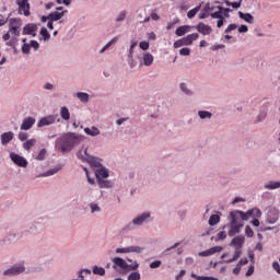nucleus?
Returning <instances> with one entry per match:
<instances>
[{
	"label": "nucleus",
	"mask_w": 280,
	"mask_h": 280,
	"mask_svg": "<svg viewBox=\"0 0 280 280\" xmlns=\"http://www.w3.org/2000/svg\"><path fill=\"white\" fill-rule=\"evenodd\" d=\"M179 89H180L182 93H184V95H187L188 97L194 96V91H191V89H189V85H187V83H185V82L180 83Z\"/></svg>",
	"instance_id": "nucleus-25"
},
{
	"label": "nucleus",
	"mask_w": 280,
	"mask_h": 280,
	"mask_svg": "<svg viewBox=\"0 0 280 280\" xmlns=\"http://www.w3.org/2000/svg\"><path fill=\"white\" fill-rule=\"evenodd\" d=\"M218 10L219 11L211 13L212 19H222L223 18L222 12H223L224 8L219 5Z\"/></svg>",
	"instance_id": "nucleus-41"
},
{
	"label": "nucleus",
	"mask_w": 280,
	"mask_h": 280,
	"mask_svg": "<svg viewBox=\"0 0 280 280\" xmlns=\"http://www.w3.org/2000/svg\"><path fill=\"white\" fill-rule=\"evenodd\" d=\"M178 246H180V243H175L173 246L166 248L164 252H163V255H168L171 253V250H174L176 248H178Z\"/></svg>",
	"instance_id": "nucleus-52"
},
{
	"label": "nucleus",
	"mask_w": 280,
	"mask_h": 280,
	"mask_svg": "<svg viewBox=\"0 0 280 280\" xmlns=\"http://www.w3.org/2000/svg\"><path fill=\"white\" fill-rule=\"evenodd\" d=\"M30 45H31V48L33 47V49H34L35 51H38V49H40V44H38V43H37L36 40H34V39L31 40Z\"/></svg>",
	"instance_id": "nucleus-54"
},
{
	"label": "nucleus",
	"mask_w": 280,
	"mask_h": 280,
	"mask_svg": "<svg viewBox=\"0 0 280 280\" xmlns=\"http://www.w3.org/2000/svg\"><path fill=\"white\" fill-rule=\"evenodd\" d=\"M39 34L40 36H43L44 40H49V38H51V35L49 34V31H47L46 27H42Z\"/></svg>",
	"instance_id": "nucleus-40"
},
{
	"label": "nucleus",
	"mask_w": 280,
	"mask_h": 280,
	"mask_svg": "<svg viewBox=\"0 0 280 280\" xmlns=\"http://www.w3.org/2000/svg\"><path fill=\"white\" fill-rule=\"evenodd\" d=\"M30 49H32L30 44H23L22 54H30Z\"/></svg>",
	"instance_id": "nucleus-60"
},
{
	"label": "nucleus",
	"mask_w": 280,
	"mask_h": 280,
	"mask_svg": "<svg viewBox=\"0 0 280 280\" xmlns=\"http://www.w3.org/2000/svg\"><path fill=\"white\" fill-rule=\"evenodd\" d=\"M36 145V139H30V140H26L24 143H23V148L24 150H32V148H34Z\"/></svg>",
	"instance_id": "nucleus-30"
},
{
	"label": "nucleus",
	"mask_w": 280,
	"mask_h": 280,
	"mask_svg": "<svg viewBox=\"0 0 280 280\" xmlns=\"http://www.w3.org/2000/svg\"><path fill=\"white\" fill-rule=\"evenodd\" d=\"M82 139H84V137L81 135L67 132L63 136L57 138L55 148L56 150H59V152H62V154H67L68 152H71L75 145H80V143H82Z\"/></svg>",
	"instance_id": "nucleus-2"
},
{
	"label": "nucleus",
	"mask_w": 280,
	"mask_h": 280,
	"mask_svg": "<svg viewBox=\"0 0 280 280\" xmlns=\"http://www.w3.org/2000/svg\"><path fill=\"white\" fill-rule=\"evenodd\" d=\"M246 32H248V26L245 25V24H242V25L238 27V33H240V34H246Z\"/></svg>",
	"instance_id": "nucleus-61"
},
{
	"label": "nucleus",
	"mask_w": 280,
	"mask_h": 280,
	"mask_svg": "<svg viewBox=\"0 0 280 280\" xmlns=\"http://www.w3.org/2000/svg\"><path fill=\"white\" fill-rule=\"evenodd\" d=\"M128 280H141V273H139V271L131 272L128 276Z\"/></svg>",
	"instance_id": "nucleus-44"
},
{
	"label": "nucleus",
	"mask_w": 280,
	"mask_h": 280,
	"mask_svg": "<svg viewBox=\"0 0 280 280\" xmlns=\"http://www.w3.org/2000/svg\"><path fill=\"white\" fill-rule=\"evenodd\" d=\"M280 188V182H273L270 180L268 184H265V189H279Z\"/></svg>",
	"instance_id": "nucleus-34"
},
{
	"label": "nucleus",
	"mask_w": 280,
	"mask_h": 280,
	"mask_svg": "<svg viewBox=\"0 0 280 280\" xmlns=\"http://www.w3.org/2000/svg\"><path fill=\"white\" fill-rule=\"evenodd\" d=\"M225 237H226V232L222 231V232L218 233L217 238L212 236L211 240L212 241L214 240L215 242H220V241L224 240Z\"/></svg>",
	"instance_id": "nucleus-45"
},
{
	"label": "nucleus",
	"mask_w": 280,
	"mask_h": 280,
	"mask_svg": "<svg viewBox=\"0 0 280 280\" xmlns=\"http://www.w3.org/2000/svg\"><path fill=\"white\" fill-rule=\"evenodd\" d=\"M272 268H273V270H276V272H278V275H280V265H279V261H273V262H272Z\"/></svg>",
	"instance_id": "nucleus-62"
},
{
	"label": "nucleus",
	"mask_w": 280,
	"mask_h": 280,
	"mask_svg": "<svg viewBox=\"0 0 280 280\" xmlns=\"http://www.w3.org/2000/svg\"><path fill=\"white\" fill-rule=\"evenodd\" d=\"M245 235H246V237H253L255 235V232L253 231L250 225L245 226Z\"/></svg>",
	"instance_id": "nucleus-47"
},
{
	"label": "nucleus",
	"mask_w": 280,
	"mask_h": 280,
	"mask_svg": "<svg viewBox=\"0 0 280 280\" xmlns=\"http://www.w3.org/2000/svg\"><path fill=\"white\" fill-rule=\"evenodd\" d=\"M10 159L14 163V165H18V167H27L28 165L27 160L24 156L14 152L10 153Z\"/></svg>",
	"instance_id": "nucleus-7"
},
{
	"label": "nucleus",
	"mask_w": 280,
	"mask_h": 280,
	"mask_svg": "<svg viewBox=\"0 0 280 280\" xmlns=\"http://www.w3.org/2000/svg\"><path fill=\"white\" fill-rule=\"evenodd\" d=\"M91 213H100L102 211V208L95 202L90 203Z\"/></svg>",
	"instance_id": "nucleus-43"
},
{
	"label": "nucleus",
	"mask_w": 280,
	"mask_h": 280,
	"mask_svg": "<svg viewBox=\"0 0 280 280\" xmlns=\"http://www.w3.org/2000/svg\"><path fill=\"white\" fill-rule=\"evenodd\" d=\"M119 40V37L116 36L114 37L112 40H109L101 50L100 54H104V51H106V49H108V47H110L112 45H115V43H117Z\"/></svg>",
	"instance_id": "nucleus-37"
},
{
	"label": "nucleus",
	"mask_w": 280,
	"mask_h": 280,
	"mask_svg": "<svg viewBox=\"0 0 280 280\" xmlns=\"http://www.w3.org/2000/svg\"><path fill=\"white\" fill-rule=\"evenodd\" d=\"M236 213L241 217V220L243 222L248 221L249 218H261V210L259 208H253L248 210L247 212L241 211V210H235Z\"/></svg>",
	"instance_id": "nucleus-5"
},
{
	"label": "nucleus",
	"mask_w": 280,
	"mask_h": 280,
	"mask_svg": "<svg viewBox=\"0 0 280 280\" xmlns=\"http://www.w3.org/2000/svg\"><path fill=\"white\" fill-rule=\"evenodd\" d=\"M10 240H19V234L16 233L10 234L7 238H3L1 243L5 244V242H10Z\"/></svg>",
	"instance_id": "nucleus-49"
},
{
	"label": "nucleus",
	"mask_w": 280,
	"mask_h": 280,
	"mask_svg": "<svg viewBox=\"0 0 280 280\" xmlns=\"http://www.w3.org/2000/svg\"><path fill=\"white\" fill-rule=\"evenodd\" d=\"M36 32H38V25H36L35 23H28L23 27L24 36L36 37Z\"/></svg>",
	"instance_id": "nucleus-10"
},
{
	"label": "nucleus",
	"mask_w": 280,
	"mask_h": 280,
	"mask_svg": "<svg viewBox=\"0 0 280 280\" xmlns=\"http://www.w3.org/2000/svg\"><path fill=\"white\" fill-rule=\"evenodd\" d=\"M67 10L65 11H54L51 13H49V21L56 22V21H60V19H62V16H65L67 14Z\"/></svg>",
	"instance_id": "nucleus-21"
},
{
	"label": "nucleus",
	"mask_w": 280,
	"mask_h": 280,
	"mask_svg": "<svg viewBox=\"0 0 280 280\" xmlns=\"http://www.w3.org/2000/svg\"><path fill=\"white\" fill-rule=\"evenodd\" d=\"M77 97H78V100H80V102H82L83 104H89V94H88V93L78 92V93H77Z\"/></svg>",
	"instance_id": "nucleus-32"
},
{
	"label": "nucleus",
	"mask_w": 280,
	"mask_h": 280,
	"mask_svg": "<svg viewBox=\"0 0 280 280\" xmlns=\"http://www.w3.org/2000/svg\"><path fill=\"white\" fill-rule=\"evenodd\" d=\"M225 5L233 8L234 10H237L238 8H242V1L238 2H231L229 0H224Z\"/></svg>",
	"instance_id": "nucleus-39"
},
{
	"label": "nucleus",
	"mask_w": 280,
	"mask_h": 280,
	"mask_svg": "<svg viewBox=\"0 0 280 280\" xmlns=\"http://www.w3.org/2000/svg\"><path fill=\"white\" fill-rule=\"evenodd\" d=\"M77 159L82 161V163H89L91 167H97L94 171L96 180L108 178V170L102 165L97 158L89 154V148L82 147V149L77 152Z\"/></svg>",
	"instance_id": "nucleus-1"
},
{
	"label": "nucleus",
	"mask_w": 280,
	"mask_h": 280,
	"mask_svg": "<svg viewBox=\"0 0 280 280\" xmlns=\"http://www.w3.org/2000/svg\"><path fill=\"white\" fill-rule=\"evenodd\" d=\"M135 226H137V225L135 224V221H131L129 224H127V225L122 229V231H132V230L135 229Z\"/></svg>",
	"instance_id": "nucleus-58"
},
{
	"label": "nucleus",
	"mask_w": 280,
	"mask_h": 280,
	"mask_svg": "<svg viewBox=\"0 0 280 280\" xmlns=\"http://www.w3.org/2000/svg\"><path fill=\"white\" fill-rule=\"evenodd\" d=\"M248 264V258H242L238 262L237 266L242 268V266H246Z\"/></svg>",
	"instance_id": "nucleus-64"
},
{
	"label": "nucleus",
	"mask_w": 280,
	"mask_h": 280,
	"mask_svg": "<svg viewBox=\"0 0 280 280\" xmlns=\"http://www.w3.org/2000/svg\"><path fill=\"white\" fill-rule=\"evenodd\" d=\"M36 124V118L34 117H26L23 119L21 125V130H32V127Z\"/></svg>",
	"instance_id": "nucleus-16"
},
{
	"label": "nucleus",
	"mask_w": 280,
	"mask_h": 280,
	"mask_svg": "<svg viewBox=\"0 0 280 280\" xmlns=\"http://www.w3.org/2000/svg\"><path fill=\"white\" fill-rule=\"evenodd\" d=\"M0 139H1L2 145H8V143H10V141H12V139H14V132H12V131L3 132L0 136Z\"/></svg>",
	"instance_id": "nucleus-20"
},
{
	"label": "nucleus",
	"mask_w": 280,
	"mask_h": 280,
	"mask_svg": "<svg viewBox=\"0 0 280 280\" xmlns=\"http://www.w3.org/2000/svg\"><path fill=\"white\" fill-rule=\"evenodd\" d=\"M245 242L246 238L243 235H238L231 241L230 246H234L235 249L242 250V248H244Z\"/></svg>",
	"instance_id": "nucleus-12"
},
{
	"label": "nucleus",
	"mask_w": 280,
	"mask_h": 280,
	"mask_svg": "<svg viewBox=\"0 0 280 280\" xmlns=\"http://www.w3.org/2000/svg\"><path fill=\"white\" fill-rule=\"evenodd\" d=\"M16 4L19 5L20 14H24V16H30V2L28 0H18Z\"/></svg>",
	"instance_id": "nucleus-9"
},
{
	"label": "nucleus",
	"mask_w": 280,
	"mask_h": 280,
	"mask_svg": "<svg viewBox=\"0 0 280 280\" xmlns=\"http://www.w3.org/2000/svg\"><path fill=\"white\" fill-rule=\"evenodd\" d=\"M25 272V267L22 265H14L13 267L3 271L4 277H16V275H21Z\"/></svg>",
	"instance_id": "nucleus-8"
},
{
	"label": "nucleus",
	"mask_w": 280,
	"mask_h": 280,
	"mask_svg": "<svg viewBox=\"0 0 280 280\" xmlns=\"http://www.w3.org/2000/svg\"><path fill=\"white\" fill-rule=\"evenodd\" d=\"M112 261L114 264V270H117V268H121V270H137L139 268V262L135 261L133 264L128 265L121 257H115Z\"/></svg>",
	"instance_id": "nucleus-4"
},
{
	"label": "nucleus",
	"mask_w": 280,
	"mask_h": 280,
	"mask_svg": "<svg viewBox=\"0 0 280 280\" xmlns=\"http://www.w3.org/2000/svg\"><path fill=\"white\" fill-rule=\"evenodd\" d=\"M278 220H279V211L277 209L269 210L267 214L268 224H276Z\"/></svg>",
	"instance_id": "nucleus-18"
},
{
	"label": "nucleus",
	"mask_w": 280,
	"mask_h": 280,
	"mask_svg": "<svg viewBox=\"0 0 280 280\" xmlns=\"http://www.w3.org/2000/svg\"><path fill=\"white\" fill-rule=\"evenodd\" d=\"M198 38H200V35L198 33H192L186 37H183L182 42L184 43V46H189L194 44V40H198Z\"/></svg>",
	"instance_id": "nucleus-19"
},
{
	"label": "nucleus",
	"mask_w": 280,
	"mask_h": 280,
	"mask_svg": "<svg viewBox=\"0 0 280 280\" xmlns=\"http://www.w3.org/2000/svg\"><path fill=\"white\" fill-rule=\"evenodd\" d=\"M185 44L183 43V39H177L175 43H174V47L175 49H178V47H184Z\"/></svg>",
	"instance_id": "nucleus-63"
},
{
	"label": "nucleus",
	"mask_w": 280,
	"mask_h": 280,
	"mask_svg": "<svg viewBox=\"0 0 280 280\" xmlns=\"http://www.w3.org/2000/svg\"><path fill=\"white\" fill-rule=\"evenodd\" d=\"M139 47L140 49H142V51H148V49H150V43L145 40L140 42Z\"/></svg>",
	"instance_id": "nucleus-51"
},
{
	"label": "nucleus",
	"mask_w": 280,
	"mask_h": 280,
	"mask_svg": "<svg viewBox=\"0 0 280 280\" xmlns=\"http://www.w3.org/2000/svg\"><path fill=\"white\" fill-rule=\"evenodd\" d=\"M266 117H268V114H266V112L259 113L256 118V122L261 124V121H264L266 119Z\"/></svg>",
	"instance_id": "nucleus-46"
},
{
	"label": "nucleus",
	"mask_w": 280,
	"mask_h": 280,
	"mask_svg": "<svg viewBox=\"0 0 280 280\" xmlns=\"http://www.w3.org/2000/svg\"><path fill=\"white\" fill-rule=\"evenodd\" d=\"M255 275V266H249L248 270L245 273V277H253Z\"/></svg>",
	"instance_id": "nucleus-56"
},
{
	"label": "nucleus",
	"mask_w": 280,
	"mask_h": 280,
	"mask_svg": "<svg viewBox=\"0 0 280 280\" xmlns=\"http://www.w3.org/2000/svg\"><path fill=\"white\" fill-rule=\"evenodd\" d=\"M238 16H240V19H242L246 23H249L250 25H253V23H255V18L250 13H244V12L240 11Z\"/></svg>",
	"instance_id": "nucleus-22"
},
{
	"label": "nucleus",
	"mask_w": 280,
	"mask_h": 280,
	"mask_svg": "<svg viewBox=\"0 0 280 280\" xmlns=\"http://www.w3.org/2000/svg\"><path fill=\"white\" fill-rule=\"evenodd\" d=\"M92 272L93 275H98L100 277H104V275H106V269H104L103 267L94 266L92 268Z\"/></svg>",
	"instance_id": "nucleus-33"
},
{
	"label": "nucleus",
	"mask_w": 280,
	"mask_h": 280,
	"mask_svg": "<svg viewBox=\"0 0 280 280\" xmlns=\"http://www.w3.org/2000/svg\"><path fill=\"white\" fill-rule=\"evenodd\" d=\"M51 124H56V116H47L42 118L38 124L37 127L38 128H45V126H51Z\"/></svg>",
	"instance_id": "nucleus-15"
},
{
	"label": "nucleus",
	"mask_w": 280,
	"mask_h": 280,
	"mask_svg": "<svg viewBox=\"0 0 280 280\" xmlns=\"http://www.w3.org/2000/svg\"><path fill=\"white\" fill-rule=\"evenodd\" d=\"M198 12H200V7H196V8L191 9V10H189L187 12L188 19H194V16H196V14H198Z\"/></svg>",
	"instance_id": "nucleus-42"
},
{
	"label": "nucleus",
	"mask_w": 280,
	"mask_h": 280,
	"mask_svg": "<svg viewBox=\"0 0 280 280\" xmlns=\"http://www.w3.org/2000/svg\"><path fill=\"white\" fill-rule=\"evenodd\" d=\"M233 30H237V24H230L226 28H225V34H231V32H233Z\"/></svg>",
	"instance_id": "nucleus-55"
},
{
	"label": "nucleus",
	"mask_w": 280,
	"mask_h": 280,
	"mask_svg": "<svg viewBox=\"0 0 280 280\" xmlns=\"http://www.w3.org/2000/svg\"><path fill=\"white\" fill-rule=\"evenodd\" d=\"M150 218V212H143L142 214L136 217L135 219H132L133 224L136 226H143V223L149 220Z\"/></svg>",
	"instance_id": "nucleus-17"
},
{
	"label": "nucleus",
	"mask_w": 280,
	"mask_h": 280,
	"mask_svg": "<svg viewBox=\"0 0 280 280\" xmlns=\"http://www.w3.org/2000/svg\"><path fill=\"white\" fill-rule=\"evenodd\" d=\"M115 253H117V255L119 254H128V253H136L137 255H141V253H143V247L139 246V245H131V246H127V247H118L116 248Z\"/></svg>",
	"instance_id": "nucleus-6"
},
{
	"label": "nucleus",
	"mask_w": 280,
	"mask_h": 280,
	"mask_svg": "<svg viewBox=\"0 0 280 280\" xmlns=\"http://www.w3.org/2000/svg\"><path fill=\"white\" fill-rule=\"evenodd\" d=\"M161 260H155L153 262L150 264V268L151 269H156V268H161Z\"/></svg>",
	"instance_id": "nucleus-59"
},
{
	"label": "nucleus",
	"mask_w": 280,
	"mask_h": 280,
	"mask_svg": "<svg viewBox=\"0 0 280 280\" xmlns=\"http://www.w3.org/2000/svg\"><path fill=\"white\" fill-rule=\"evenodd\" d=\"M97 184H98V187H101V189H110V187H113V182L106 178L97 179Z\"/></svg>",
	"instance_id": "nucleus-26"
},
{
	"label": "nucleus",
	"mask_w": 280,
	"mask_h": 280,
	"mask_svg": "<svg viewBox=\"0 0 280 280\" xmlns=\"http://www.w3.org/2000/svg\"><path fill=\"white\" fill-rule=\"evenodd\" d=\"M190 277L196 280H220L215 277H209V276H198L196 273H191Z\"/></svg>",
	"instance_id": "nucleus-35"
},
{
	"label": "nucleus",
	"mask_w": 280,
	"mask_h": 280,
	"mask_svg": "<svg viewBox=\"0 0 280 280\" xmlns=\"http://www.w3.org/2000/svg\"><path fill=\"white\" fill-rule=\"evenodd\" d=\"M60 117L61 119H63L65 121H69L71 119V113L69 112V107L67 106H62L60 108Z\"/></svg>",
	"instance_id": "nucleus-23"
},
{
	"label": "nucleus",
	"mask_w": 280,
	"mask_h": 280,
	"mask_svg": "<svg viewBox=\"0 0 280 280\" xmlns=\"http://www.w3.org/2000/svg\"><path fill=\"white\" fill-rule=\"evenodd\" d=\"M197 32H199V34H202L203 36H209V34H211V32H213V28H211V26L200 22L197 26H196Z\"/></svg>",
	"instance_id": "nucleus-14"
},
{
	"label": "nucleus",
	"mask_w": 280,
	"mask_h": 280,
	"mask_svg": "<svg viewBox=\"0 0 280 280\" xmlns=\"http://www.w3.org/2000/svg\"><path fill=\"white\" fill-rule=\"evenodd\" d=\"M28 138H30V135L27 132L21 131L19 133L20 141H27Z\"/></svg>",
	"instance_id": "nucleus-53"
},
{
	"label": "nucleus",
	"mask_w": 280,
	"mask_h": 280,
	"mask_svg": "<svg viewBox=\"0 0 280 280\" xmlns=\"http://www.w3.org/2000/svg\"><path fill=\"white\" fill-rule=\"evenodd\" d=\"M189 30H190L189 25L179 26L176 28L175 34L176 36H185V34H187Z\"/></svg>",
	"instance_id": "nucleus-29"
},
{
	"label": "nucleus",
	"mask_w": 280,
	"mask_h": 280,
	"mask_svg": "<svg viewBox=\"0 0 280 280\" xmlns=\"http://www.w3.org/2000/svg\"><path fill=\"white\" fill-rule=\"evenodd\" d=\"M14 25H21V19H11L9 28V33L12 34L13 36H21V31H19V26Z\"/></svg>",
	"instance_id": "nucleus-11"
},
{
	"label": "nucleus",
	"mask_w": 280,
	"mask_h": 280,
	"mask_svg": "<svg viewBox=\"0 0 280 280\" xmlns=\"http://www.w3.org/2000/svg\"><path fill=\"white\" fill-rule=\"evenodd\" d=\"M242 257V249H235L232 258L224 260L223 264H233V261H237Z\"/></svg>",
	"instance_id": "nucleus-28"
},
{
	"label": "nucleus",
	"mask_w": 280,
	"mask_h": 280,
	"mask_svg": "<svg viewBox=\"0 0 280 280\" xmlns=\"http://www.w3.org/2000/svg\"><path fill=\"white\" fill-rule=\"evenodd\" d=\"M208 224L210 226H215V224H220V215L219 214H212L208 221Z\"/></svg>",
	"instance_id": "nucleus-31"
},
{
	"label": "nucleus",
	"mask_w": 280,
	"mask_h": 280,
	"mask_svg": "<svg viewBox=\"0 0 280 280\" xmlns=\"http://www.w3.org/2000/svg\"><path fill=\"white\" fill-rule=\"evenodd\" d=\"M126 16H128V12L126 10L120 11L116 18V23H122V21H126Z\"/></svg>",
	"instance_id": "nucleus-38"
},
{
	"label": "nucleus",
	"mask_w": 280,
	"mask_h": 280,
	"mask_svg": "<svg viewBox=\"0 0 280 280\" xmlns=\"http://www.w3.org/2000/svg\"><path fill=\"white\" fill-rule=\"evenodd\" d=\"M230 231L228 232V235L230 237H235V235L241 233L242 229L244 228V222H242V217L238 215L236 210L230 212Z\"/></svg>",
	"instance_id": "nucleus-3"
},
{
	"label": "nucleus",
	"mask_w": 280,
	"mask_h": 280,
	"mask_svg": "<svg viewBox=\"0 0 280 280\" xmlns=\"http://www.w3.org/2000/svg\"><path fill=\"white\" fill-rule=\"evenodd\" d=\"M45 154H47V150L42 149V150L39 151V153L37 154L36 160H37V161H45Z\"/></svg>",
	"instance_id": "nucleus-50"
},
{
	"label": "nucleus",
	"mask_w": 280,
	"mask_h": 280,
	"mask_svg": "<svg viewBox=\"0 0 280 280\" xmlns=\"http://www.w3.org/2000/svg\"><path fill=\"white\" fill-rule=\"evenodd\" d=\"M58 172H60V168L55 167L44 173L43 176H54V174H58Z\"/></svg>",
	"instance_id": "nucleus-48"
},
{
	"label": "nucleus",
	"mask_w": 280,
	"mask_h": 280,
	"mask_svg": "<svg viewBox=\"0 0 280 280\" xmlns=\"http://www.w3.org/2000/svg\"><path fill=\"white\" fill-rule=\"evenodd\" d=\"M198 117H200L201 119H211L213 117V114L207 110H199Z\"/></svg>",
	"instance_id": "nucleus-36"
},
{
	"label": "nucleus",
	"mask_w": 280,
	"mask_h": 280,
	"mask_svg": "<svg viewBox=\"0 0 280 280\" xmlns=\"http://www.w3.org/2000/svg\"><path fill=\"white\" fill-rule=\"evenodd\" d=\"M84 132H85V135H88L89 137H97V136L101 133V131L98 130V128L95 127V126H92L91 128H89V127L84 128Z\"/></svg>",
	"instance_id": "nucleus-24"
},
{
	"label": "nucleus",
	"mask_w": 280,
	"mask_h": 280,
	"mask_svg": "<svg viewBox=\"0 0 280 280\" xmlns=\"http://www.w3.org/2000/svg\"><path fill=\"white\" fill-rule=\"evenodd\" d=\"M190 54H191V49H189V48H182L179 50L180 56H189Z\"/></svg>",
	"instance_id": "nucleus-57"
},
{
	"label": "nucleus",
	"mask_w": 280,
	"mask_h": 280,
	"mask_svg": "<svg viewBox=\"0 0 280 280\" xmlns=\"http://www.w3.org/2000/svg\"><path fill=\"white\" fill-rule=\"evenodd\" d=\"M152 62H154V56L150 52H144L143 54V65L145 67H151Z\"/></svg>",
	"instance_id": "nucleus-27"
},
{
	"label": "nucleus",
	"mask_w": 280,
	"mask_h": 280,
	"mask_svg": "<svg viewBox=\"0 0 280 280\" xmlns=\"http://www.w3.org/2000/svg\"><path fill=\"white\" fill-rule=\"evenodd\" d=\"M224 248L222 246H214L207 250L200 252L199 257H211V255H215V253H222Z\"/></svg>",
	"instance_id": "nucleus-13"
}]
</instances>
